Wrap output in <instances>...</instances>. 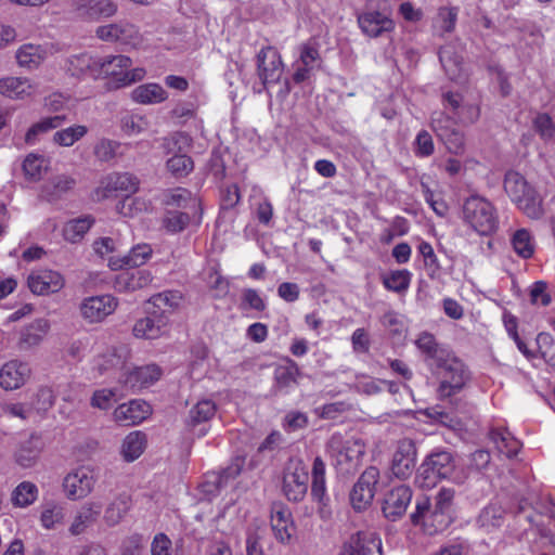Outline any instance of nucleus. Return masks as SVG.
Returning a JSON list of instances; mask_svg holds the SVG:
<instances>
[{"mask_svg":"<svg viewBox=\"0 0 555 555\" xmlns=\"http://www.w3.org/2000/svg\"><path fill=\"white\" fill-rule=\"evenodd\" d=\"M145 435L141 431H133L126 436L122 441L120 453L126 462H133L145 449Z\"/></svg>","mask_w":555,"mask_h":555,"instance_id":"43","label":"nucleus"},{"mask_svg":"<svg viewBox=\"0 0 555 555\" xmlns=\"http://www.w3.org/2000/svg\"><path fill=\"white\" fill-rule=\"evenodd\" d=\"M166 166L168 171L175 177L182 178L186 177L193 170L194 163L186 154H176L167 160Z\"/></svg>","mask_w":555,"mask_h":555,"instance_id":"56","label":"nucleus"},{"mask_svg":"<svg viewBox=\"0 0 555 555\" xmlns=\"http://www.w3.org/2000/svg\"><path fill=\"white\" fill-rule=\"evenodd\" d=\"M16 60L21 66L36 67L42 60L40 48L34 44H25L17 50Z\"/></svg>","mask_w":555,"mask_h":555,"instance_id":"57","label":"nucleus"},{"mask_svg":"<svg viewBox=\"0 0 555 555\" xmlns=\"http://www.w3.org/2000/svg\"><path fill=\"white\" fill-rule=\"evenodd\" d=\"M418 253L424 259V266L427 276L430 280H438L441 275V264L434 251L433 246L428 242H421Z\"/></svg>","mask_w":555,"mask_h":555,"instance_id":"49","label":"nucleus"},{"mask_svg":"<svg viewBox=\"0 0 555 555\" xmlns=\"http://www.w3.org/2000/svg\"><path fill=\"white\" fill-rule=\"evenodd\" d=\"M358 541L362 555H383L382 541L372 532H358Z\"/></svg>","mask_w":555,"mask_h":555,"instance_id":"61","label":"nucleus"},{"mask_svg":"<svg viewBox=\"0 0 555 555\" xmlns=\"http://www.w3.org/2000/svg\"><path fill=\"white\" fill-rule=\"evenodd\" d=\"M386 289L401 294L406 292L411 282V273L408 270H396L382 276Z\"/></svg>","mask_w":555,"mask_h":555,"instance_id":"51","label":"nucleus"},{"mask_svg":"<svg viewBox=\"0 0 555 555\" xmlns=\"http://www.w3.org/2000/svg\"><path fill=\"white\" fill-rule=\"evenodd\" d=\"M462 214L464 222L479 235H491L499 227L495 207L481 196L473 195L466 198Z\"/></svg>","mask_w":555,"mask_h":555,"instance_id":"3","label":"nucleus"},{"mask_svg":"<svg viewBox=\"0 0 555 555\" xmlns=\"http://www.w3.org/2000/svg\"><path fill=\"white\" fill-rule=\"evenodd\" d=\"M46 160L43 156L37 154H29L23 163V171L30 180H39L42 172L46 170Z\"/></svg>","mask_w":555,"mask_h":555,"instance_id":"58","label":"nucleus"},{"mask_svg":"<svg viewBox=\"0 0 555 555\" xmlns=\"http://www.w3.org/2000/svg\"><path fill=\"white\" fill-rule=\"evenodd\" d=\"M132 66V61L129 56L117 54L99 57L98 72L100 77L112 76L119 85V78L125 74V70Z\"/></svg>","mask_w":555,"mask_h":555,"instance_id":"27","label":"nucleus"},{"mask_svg":"<svg viewBox=\"0 0 555 555\" xmlns=\"http://www.w3.org/2000/svg\"><path fill=\"white\" fill-rule=\"evenodd\" d=\"M489 436L500 453L507 457H513L518 453L521 444L508 430L495 428L490 431Z\"/></svg>","mask_w":555,"mask_h":555,"instance_id":"41","label":"nucleus"},{"mask_svg":"<svg viewBox=\"0 0 555 555\" xmlns=\"http://www.w3.org/2000/svg\"><path fill=\"white\" fill-rule=\"evenodd\" d=\"M130 507V496L125 493L118 494L107 504L103 515V522L109 528L117 526L127 515Z\"/></svg>","mask_w":555,"mask_h":555,"instance_id":"33","label":"nucleus"},{"mask_svg":"<svg viewBox=\"0 0 555 555\" xmlns=\"http://www.w3.org/2000/svg\"><path fill=\"white\" fill-rule=\"evenodd\" d=\"M311 498L317 503L319 517L327 521L333 516L331 499L326 491L325 464L320 456H317L312 465Z\"/></svg>","mask_w":555,"mask_h":555,"instance_id":"8","label":"nucleus"},{"mask_svg":"<svg viewBox=\"0 0 555 555\" xmlns=\"http://www.w3.org/2000/svg\"><path fill=\"white\" fill-rule=\"evenodd\" d=\"M300 371L297 363L291 359L285 365H279L274 370V393H287L291 388L298 384L297 377Z\"/></svg>","mask_w":555,"mask_h":555,"instance_id":"29","label":"nucleus"},{"mask_svg":"<svg viewBox=\"0 0 555 555\" xmlns=\"http://www.w3.org/2000/svg\"><path fill=\"white\" fill-rule=\"evenodd\" d=\"M43 448L41 435L33 433L26 440L18 443L14 452L15 463L23 468L34 467Z\"/></svg>","mask_w":555,"mask_h":555,"instance_id":"23","label":"nucleus"},{"mask_svg":"<svg viewBox=\"0 0 555 555\" xmlns=\"http://www.w3.org/2000/svg\"><path fill=\"white\" fill-rule=\"evenodd\" d=\"M444 113L453 115L463 125L475 122L479 118V107L474 104H464L463 98L457 92H444L442 94Z\"/></svg>","mask_w":555,"mask_h":555,"instance_id":"20","label":"nucleus"},{"mask_svg":"<svg viewBox=\"0 0 555 555\" xmlns=\"http://www.w3.org/2000/svg\"><path fill=\"white\" fill-rule=\"evenodd\" d=\"M270 526L275 540L289 545L296 533L292 511L283 502H273L270 507Z\"/></svg>","mask_w":555,"mask_h":555,"instance_id":"7","label":"nucleus"},{"mask_svg":"<svg viewBox=\"0 0 555 555\" xmlns=\"http://www.w3.org/2000/svg\"><path fill=\"white\" fill-rule=\"evenodd\" d=\"M455 491L451 488H441L435 496L433 515L440 525L447 526L452 509Z\"/></svg>","mask_w":555,"mask_h":555,"instance_id":"39","label":"nucleus"},{"mask_svg":"<svg viewBox=\"0 0 555 555\" xmlns=\"http://www.w3.org/2000/svg\"><path fill=\"white\" fill-rule=\"evenodd\" d=\"M147 315L138 320L132 328L137 338L157 339L163 336L168 327L169 317L157 310L146 308Z\"/></svg>","mask_w":555,"mask_h":555,"instance_id":"19","label":"nucleus"},{"mask_svg":"<svg viewBox=\"0 0 555 555\" xmlns=\"http://www.w3.org/2000/svg\"><path fill=\"white\" fill-rule=\"evenodd\" d=\"M413 525L423 524L428 518H434L433 507L427 496H421L416 499L415 511L410 515Z\"/></svg>","mask_w":555,"mask_h":555,"instance_id":"64","label":"nucleus"},{"mask_svg":"<svg viewBox=\"0 0 555 555\" xmlns=\"http://www.w3.org/2000/svg\"><path fill=\"white\" fill-rule=\"evenodd\" d=\"M27 284L34 294L48 295L62 289L64 279L56 271L43 269L33 271L27 279Z\"/></svg>","mask_w":555,"mask_h":555,"instance_id":"21","label":"nucleus"},{"mask_svg":"<svg viewBox=\"0 0 555 555\" xmlns=\"http://www.w3.org/2000/svg\"><path fill=\"white\" fill-rule=\"evenodd\" d=\"M322 59L319 51V44L314 40H309L299 47V59L296 62V69L293 80L301 83L308 80L315 69H319Z\"/></svg>","mask_w":555,"mask_h":555,"instance_id":"13","label":"nucleus"},{"mask_svg":"<svg viewBox=\"0 0 555 555\" xmlns=\"http://www.w3.org/2000/svg\"><path fill=\"white\" fill-rule=\"evenodd\" d=\"M160 375L162 370L156 364L133 367L131 370L126 367L124 372L119 373L118 382L127 390H138L154 384L159 379Z\"/></svg>","mask_w":555,"mask_h":555,"instance_id":"15","label":"nucleus"},{"mask_svg":"<svg viewBox=\"0 0 555 555\" xmlns=\"http://www.w3.org/2000/svg\"><path fill=\"white\" fill-rule=\"evenodd\" d=\"M152 255V247L147 244H139L130 249L121 259L111 258L109 267L119 270L124 266L139 267L144 264Z\"/></svg>","mask_w":555,"mask_h":555,"instance_id":"37","label":"nucleus"},{"mask_svg":"<svg viewBox=\"0 0 555 555\" xmlns=\"http://www.w3.org/2000/svg\"><path fill=\"white\" fill-rule=\"evenodd\" d=\"M439 378L437 389L440 399L451 398L464 389L472 375L462 360L450 352L433 365Z\"/></svg>","mask_w":555,"mask_h":555,"instance_id":"1","label":"nucleus"},{"mask_svg":"<svg viewBox=\"0 0 555 555\" xmlns=\"http://www.w3.org/2000/svg\"><path fill=\"white\" fill-rule=\"evenodd\" d=\"M182 295L178 291H165L153 295L149 301L147 308L151 310H157L158 312L168 315L180 305Z\"/></svg>","mask_w":555,"mask_h":555,"instance_id":"40","label":"nucleus"},{"mask_svg":"<svg viewBox=\"0 0 555 555\" xmlns=\"http://www.w3.org/2000/svg\"><path fill=\"white\" fill-rule=\"evenodd\" d=\"M326 450L335 465L343 473L356 469L360 459L365 453L364 443L360 440H343L339 434H334L326 444Z\"/></svg>","mask_w":555,"mask_h":555,"instance_id":"5","label":"nucleus"},{"mask_svg":"<svg viewBox=\"0 0 555 555\" xmlns=\"http://www.w3.org/2000/svg\"><path fill=\"white\" fill-rule=\"evenodd\" d=\"M50 328L49 321L46 319H37L20 333L18 348L21 350H28L38 346Z\"/></svg>","mask_w":555,"mask_h":555,"instance_id":"30","label":"nucleus"},{"mask_svg":"<svg viewBox=\"0 0 555 555\" xmlns=\"http://www.w3.org/2000/svg\"><path fill=\"white\" fill-rule=\"evenodd\" d=\"M88 129L82 125H75L67 127L65 129H61L56 131L53 135V142L61 146H72L78 140H80L86 133Z\"/></svg>","mask_w":555,"mask_h":555,"instance_id":"55","label":"nucleus"},{"mask_svg":"<svg viewBox=\"0 0 555 555\" xmlns=\"http://www.w3.org/2000/svg\"><path fill=\"white\" fill-rule=\"evenodd\" d=\"M514 251L522 259H529L534 254V241L527 229L515 231L511 238Z\"/></svg>","mask_w":555,"mask_h":555,"instance_id":"46","label":"nucleus"},{"mask_svg":"<svg viewBox=\"0 0 555 555\" xmlns=\"http://www.w3.org/2000/svg\"><path fill=\"white\" fill-rule=\"evenodd\" d=\"M358 24L362 33L371 38H377L395 28V23L386 8L378 10L366 8L358 15Z\"/></svg>","mask_w":555,"mask_h":555,"instance_id":"9","label":"nucleus"},{"mask_svg":"<svg viewBox=\"0 0 555 555\" xmlns=\"http://www.w3.org/2000/svg\"><path fill=\"white\" fill-rule=\"evenodd\" d=\"M66 121L65 115L49 116L35 122L25 134V142L29 145L35 144L41 135L57 129Z\"/></svg>","mask_w":555,"mask_h":555,"instance_id":"36","label":"nucleus"},{"mask_svg":"<svg viewBox=\"0 0 555 555\" xmlns=\"http://www.w3.org/2000/svg\"><path fill=\"white\" fill-rule=\"evenodd\" d=\"M96 477L90 467H79L64 478L63 488L69 500H80L88 496L95 485Z\"/></svg>","mask_w":555,"mask_h":555,"instance_id":"10","label":"nucleus"},{"mask_svg":"<svg viewBox=\"0 0 555 555\" xmlns=\"http://www.w3.org/2000/svg\"><path fill=\"white\" fill-rule=\"evenodd\" d=\"M537 345L545 362L555 367V339L553 336L548 333H540L537 336Z\"/></svg>","mask_w":555,"mask_h":555,"instance_id":"59","label":"nucleus"},{"mask_svg":"<svg viewBox=\"0 0 555 555\" xmlns=\"http://www.w3.org/2000/svg\"><path fill=\"white\" fill-rule=\"evenodd\" d=\"M92 223L93 219L90 217H83L68 221L63 229L65 240L72 243L81 240L82 236L89 231Z\"/></svg>","mask_w":555,"mask_h":555,"instance_id":"52","label":"nucleus"},{"mask_svg":"<svg viewBox=\"0 0 555 555\" xmlns=\"http://www.w3.org/2000/svg\"><path fill=\"white\" fill-rule=\"evenodd\" d=\"M189 222L190 216L182 211H168L163 220L164 227L171 233L182 231Z\"/></svg>","mask_w":555,"mask_h":555,"instance_id":"63","label":"nucleus"},{"mask_svg":"<svg viewBox=\"0 0 555 555\" xmlns=\"http://www.w3.org/2000/svg\"><path fill=\"white\" fill-rule=\"evenodd\" d=\"M504 522V509L501 505L491 503L483 507L477 517V525L487 531L499 528Z\"/></svg>","mask_w":555,"mask_h":555,"instance_id":"45","label":"nucleus"},{"mask_svg":"<svg viewBox=\"0 0 555 555\" xmlns=\"http://www.w3.org/2000/svg\"><path fill=\"white\" fill-rule=\"evenodd\" d=\"M457 20V9L456 8H440L438 11V15L436 18V26L442 33H451L454 30L455 24Z\"/></svg>","mask_w":555,"mask_h":555,"instance_id":"62","label":"nucleus"},{"mask_svg":"<svg viewBox=\"0 0 555 555\" xmlns=\"http://www.w3.org/2000/svg\"><path fill=\"white\" fill-rule=\"evenodd\" d=\"M153 275L149 270L122 271L116 275L114 287L118 292H134L151 285Z\"/></svg>","mask_w":555,"mask_h":555,"instance_id":"26","label":"nucleus"},{"mask_svg":"<svg viewBox=\"0 0 555 555\" xmlns=\"http://www.w3.org/2000/svg\"><path fill=\"white\" fill-rule=\"evenodd\" d=\"M96 370L101 375L109 373L111 371L124 372L126 362L124 357L117 350H109L96 359Z\"/></svg>","mask_w":555,"mask_h":555,"instance_id":"50","label":"nucleus"},{"mask_svg":"<svg viewBox=\"0 0 555 555\" xmlns=\"http://www.w3.org/2000/svg\"><path fill=\"white\" fill-rule=\"evenodd\" d=\"M416 465V447L411 439L398 442L391 461V473L399 479L409 478Z\"/></svg>","mask_w":555,"mask_h":555,"instance_id":"16","label":"nucleus"},{"mask_svg":"<svg viewBox=\"0 0 555 555\" xmlns=\"http://www.w3.org/2000/svg\"><path fill=\"white\" fill-rule=\"evenodd\" d=\"M413 491L409 486L400 485L389 490L384 499L382 511L391 521L401 518L411 503Z\"/></svg>","mask_w":555,"mask_h":555,"instance_id":"18","label":"nucleus"},{"mask_svg":"<svg viewBox=\"0 0 555 555\" xmlns=\"http://www.w3.org/2000/svg\"><path fill=\"white\" fill-rule=\"evenodd\" d=\"M168 98L167 91L158 83H144L135 87L131 99L140 104H158Z\"/></svg>","mask_w":555,"mask_h":555,"instance_id":"35","label":"nucleus"},{"mask_svg":"<svg viewBox=\"0 0 555 555\" xmlns=\"http://www.w3.org/2000/svg\"><path fill=\"white\" fill-rule=\"evenodd\" d=\"M417 348L430 359L431 365L436 364L449 352L438 347L435 337L429 333H422L416 339Z\"/></svg>","mask_w":555,"mask_h":555,"instance_id":"48","label":"nucleus"},{"mask_svg":"<svg viewBox=\"0 0 555 555\" xmlns=\"http://www.w3.org/2000/svg\"><path fill=\"white\" fill-rule=\"evenodd\" d=\"M99 57L88 53L75 54L67 60V72L74 77L99 78Z\"/></svg>","mask_w":555,"mask_h":555,"instance_id":"28","label":"nucleus"},{"mask_svg":"<svg viewBox=\"0 0 555 555\" xmlns=\"http://www.w3.org/2000/svg\"><path fill=\"white\" fill-rule=\"evenodd\" d=\"M504 190L527 217L535 220L542 218V198L519 172L509 170L505 173Z\"/></svg>","mask_w":555,"mask_h":555,"instance_id":"2","label":"nucleus"},{"mask_svg":"<svg viewBox=\"0 0 555 555\" xmlns=\"http://www.w3.org/2000/svg\"><path fill=\"white\" fill-rule=\"evenodd\" d=\"M117 299L108 294L85 298L80 304V313L90 323L101 322L117 308Z\"/></svg>","mask_w":555,"mask_h":555,"instance_id":"17","label":"nucleus"},{"mask_svg":"<svg viewBox=\"0 0 555 555\" xmlns=\"http://www.w3.org/2000/svg\"><path fill=\"white\" fill-rule=\"evenodd\" d=\"M309 475L305 464L299 460L287 463L284 474L282 491L287 501L301 502L308 492Z\"/></svg>","mask_w":555,"mask_h":555,"instance_id":"6","label":"nucleus"},{"mask_svg":"<svg viewBox=\"0 0 555 555\" xmlns=\"http://www.w3.org/2000/svg\"><path fill=\"white\" fill-rule=\"evenodd\" d=\"M95 35L103 41L119 42L121 44L134 46L140 41L139 29L127 21L99 26Z\"/></svg>","mask_w":555,"mask_h":555,"instance_id":"14","label":"nucleus"},{"mask_svg":"<svg viewBox=\"0 0 555 555\" xmlns=\"http://www.w3.org/2000/svg\"><path fill=\"white\" fill-rule=\"evenodd\" d=\"M38 487L31 481H22L12 491L11 502L15 507L25 508L38 499Z\"/></svg>","mask_w":555,"mask_h":555,"instance_id":"44","label":"nucleus"},{"mask_svg":"<svg viewBox=\"0 0 555 555\" xmlns=\"http://www.w3.org/2000/svg\"><path fill=\"white\" fill-rule=\"evenodd\" d=\"M139 179L130 172H114L106 178L105 189L129 196L139 190Z\"/></svg>","mask_w":555,"mask_h":555,"instance_id":"34","label":"nucleus"},{"mask_svg":"<svg viewBox=\"0 0 555 555\" xmlns=\"http://www.w3.org/2000/svg\"><path fill=\"white\" fill-rule=\"evenodd\" d=\"M192 146V138L185 132H175L164 138L163 147L168 154H185Z\"/></svg>","mask_w":555,"mask_h":555,"instance_id":"53","label":"nucleus"},{"mask_svg":"<svg viewBox=\"0 0 555 555\" xmlns=\"http://www.w3.org/2000/svg\"><path fill=\"white\" fill-rule=\"evenodd\" d=\"M439 60L451 80L461 78L463 72V55L457 51L455 46H443L439 51Z\"/></svg>","mask_w":555,"mask_h":555,"instance_id":"32","label":"nucleus"},{"mask_svg":"<svg viewBox=\"0 0 555 555\" xmlns=\"http://www.w3.org/2000/svg\"><path fill=\"white\" fill-rule=\"evenodd\" d=\"M455 460L447 450L431 452L418 468V476L423 478V487H434L440 479L451 478L456 483H463L466 476L455 474Z\"/></svg>","mask_w":555,"mask_h":555,"instance_id":"4","label":"nucleus"},{"mask_svg":"<svg viewBox=\"0 0 555 555\" xmlns=\"http://www.w3.org/2000/svg\"><path fill=\"white\" fill-rule=\"evenodd\" d=\"M65 519L63 505L55 501H47L41 506L40 524L47 530L55 529Z\"/></svg>","mask_w":555,"mask_h":555,"instance_id":"42","label":"nucleus"},{"mask_svg":"<svg viewBox=\"0 0 555 555\" xmlns=\"http://www.w3.org/2000/svg\"><path fill=\"white\" fill-rule=\"evenodd\" d=\"M217 406L212 400L204 399L193 405L189 412L188 424L196 426L208 422L216 414Z\"/></svg>","mask_w":555,"mask_h":555,"instance_id":"47","label":"nucleus"},{"mask_svg":"<svg viewBox=\"0 0 555 555\" xmlns=\"http://www.w3.org/2000/svg\"><path fill=\"white\" fill-rule=\"evenodd\" d=\"M244 463V457L236 456L233 459L228 467L222 469L219 475L215 476L214 483L216 485V489L218 490L223 487L229 479L237 477L243 469Z\"/></svg>","mask_w":555,"mask_h":555,"instance_id":"60","label":"nucleus"},{"mask_svg":"<svg viewBox=\"0 0 555 555\" xmlns=\"http://www.w3.org/2000/svg\"><path fill=\"white\" fill-rule=\"evenodd\" d=\"M75 185V179L69 176H54L41 186L40 196L49 202H55L73 190Z\"/></svg>","mask_w":555,"mask_h":555,"instance_id":"31","label":"nucleus"},{"mask_svg":"<svg viewBox=\"0 0 555 555\" xmlns=\"http://www.w3.org/2000/svg\"><path fill=\"white\" fill-rule=\"evenodd\" d=\"M532 127L545 143L555 141V122L548 114H537L532 120Z\"/></svg>","mask_w":555,"mask_h":555,"instance_id":"54","label":"nucleus"},{"mask_svg":"<svg viewBox=\"0 0 555 555\" xmlns=\"http://www.w3.org/2000/svg\"><path fill=\"white\" fill-rule=\"evenodd\" d=\"M102 513V505L99 502H86L77 511L68 531L72 535H80L87 529L98 522Z\"/></svg>","mask_w":555,"mask_h":555,"instance_id":"25","label":"nucleus"},{"mask_svg":"<svg viewBox=\"0 0 555 555\" xmlns=\"http://www.w3.org/2000/svg\"><path fill=\"white\" fill-rule=\"evenodd\" d=\"M378 478L379 470L375 466L367 467L361 474L350 492V502L354 509L362 511L371 504Z\"/></svg>","mask_w":555,"mask_h":555,"instance_id":"12","label":"nucleus"},{"mask_svg":"<svg viewBox=\"0 0 555 555\" xmlns=\"http://www.w3.org/2000/svg\"><path fill=\"white\" fill-rule=\"evenodd\" d=\"M257 74L264 88L280 81L283 74V62L275 48L266 47L258 52Z\"/></svg>","mask_w":555,"mask_h":555,"instance_id":"11","label":"nucleus"},{"mask_svg":"<svg viewBox=\"0 0 555 555\" xmlns=\"http://www.w3.org/2000/svg\"><path fill=\"white\" fill-rule=\"evenodd\" d=\"M151 413V405L142 400H131L122 403L114 411V418L124 426L141 423Z\"/></svg>","mask_w":555,"mask_h":555,"instance_id":"24","label":"nucleus"},{"mask_svg":"<svg viewBox=\"0 0 555 555\" xmlns=\"http://www.w3.org/2000/svg\"><path fill=\"white\" fill-rule=\"evenodd\" d=\"M33 93V86L27 78L5 77L0 79V94L10 99H24Z\"/></svg>","mask_w":555,"mask_h":555,"instance_id":"38","label":"nucleus"},{"mask_svg":"<svg viewBox=\"0 0 555 555\" xmlns=\"http://www.w3.org/2000/svg\"><path fill=\"white\" fill-rule=\"evenodd\" d=\"M30 376L28 363L11 360L0 369V387L4 390L21 388Z\"/></svg>","mask_w":555,"mask_h":555,"instance_id":"22","label":"nucleus"}]
</instances>
